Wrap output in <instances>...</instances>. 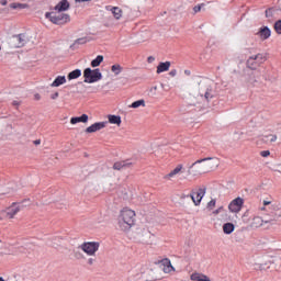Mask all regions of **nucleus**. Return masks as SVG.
<instances>
[{
	"label": "nucleus",
	"mask_w": 281,
	"mask_h": 281,
	"mask_svg": "<svg viewBox=\"0 0 281 281\" xmlns=\"http://www.w3.org/2000/svg\"><path fill=\"white\" fill-rule=\"evenodd\" d=\"M246 71H258V67H260V64L257 59H255L254 56H250L246 61Z\"/></svg>",
	"instance_id": "f3484780"
},
{
	"label": "nucleus",
	"mask_w": 281,
	"mask_h": 281,
	"mask_svg": "<svg viewBox=\"0 0 281 281\" xmlns=\"http://www.w3.org/2000/svg\"><path fill=\"white\" fill-rule=\"evenodd\" d=\"M139 106H146V101L144 99H140L138 101H134L130 108L131 109H139Z\"/></svg>",
	"instance_id": "72a5a7b5"
},
{
	"label": "nucleus",
	"mask_w": 281,
	"mask_h": 281,
	"mask_svg": "<svg viewBox=\"0 0 281 281\" xmlns=\"http://www.w3.org/2000/svg\"><path fill=\"white\" fill-rule=\"evenodd\" d=\"M207 210H214V207H216V200H211L207 205H206Z\"/></svg>",
	"instance_id": "a19ab883"
},
{
	"label": "nucleus",
	"mask_w": 281,
	"mask_h": 281,
	"mask_svg": "<svg viewBox=\"0 0 281 281\" xmlns=\"http://www.w3.org/2000/svg\"><path fill=\"white\" fill-rule=\"evenodd\" d=\"M252 57L257 60V63L259 65H262V63H265V60H267V57L262 53H259V54H257V55H255Z\"/></svg>",
	"instance_id": "f704fd0d"
},
{
	"label": "nucleus",
	"mask_w": 281,
	"mask_h": 281,
	"mask_svg": "<svg viewBox=\"0 0 281 281\" xmlns=\"http://www.w3.org/2000/svg\"><path fill=\"white\" fill-rule=\"evenodd\" d=\"M202 161H210L207 164H204L206 172H210V170H216V168L221 166V160L217 157L202 158Z\"/></svg>",
	"instance_id": "f8f14e48"
},
{
	"label": "nucleus",
	"mask_w": 281,
	"mask_h": 281,
	"mask_svg": "<svg viewBox=\"0 0 281 281\" xmlns=\"http://www.w3.org/2000/svg\"><path fill=\"white\" fill-rule=\"evenodd\" d=\"M0 5H8V0L0 1Z\"/></svg>",
	"instance_id": "603ef678"
},
{
	"label": "nucleus",
	"mask_w": 281,
	"mask_h": 281,
	"mask_svg": "<svg viewBox=\"0 0 281 281\" xmlns=\"http://www.w3.org/2000/svg\"><path fill=\"white\" fill-rule=\"evenodd\" d=\"M79 249L87 254V256H95L100 249V244L98 241H85L79 245Z\"/></svg>",
	"instance_id": "0eeeda50"
},
{
	"label": "nucleus",
	"mask_w": 281,
	"mask_h": 281,
	"mask_svg": "<svg viewBox=\"0 0 281 281\" xmlns=\"http://www.w3.org/2000/svg\"><path fill=\"white\" fill-rule=\"evenodd\" d=\"M258 78H260V70H244L243 80L246 85L254 87L258 82Z\"/></svg>",
	"instance_id": "1a4fd4ad"
},
{
	"label": "nucleus",
	"mask_w": 281,
	"mask_h": 281,
	"mask_svg": "<svg viewBox=\"0 0 281 281\" xmlns=\"http://www.w3.org/2000/svg\"><path fill=\"white\" fill-rule=\"evenodd\" d=\"M82 76V70L75 69L68 74V80H76V78H80Z\"/></svg>",
	"instance_id": "7c9ffc66"
},
{
	"label": "nucleus",
	"mask_w": 281,
	"mask_h": 281,
	"mask_svg": "<svg viewBox=\"0 0 281 281\" xmlns=\"http://www.w3.org/2000/svg\"><path fill=\"white\" fill-rule=\"evenodd\" d=\"M190 278L192 281H212L210 280V277L199 272L192 273Z\"/></svg>",
	"instance_id": "a878e982"
},
{
	"label": "nucleus",
	"mask_w": 281,
	"mask_h": 281,
	"mask_svg": "<svg viewBox=\"0 0 281 281\" xmlns=\"http://www.w3.org/2000/svg\"><path fill=\"white\" fill-rule=\"evenodd\" d=\"M181 170H183V165H178L173 170L166 175L164 179H172V177L179 175Z\"/></svg>",
	"instance_id": "bb28decb"
},
{
	"label": "nucleus",
	"mask_w": 281,
	"mask_h": 281,
	"mask_svg": "<svg viewBox=\"0 0 281 281\" xmlns=\"http://www.w3.org/2000/svg\"><path fill=\"white\" fill-rule=\"evenodd\" d=\"M0 281H5V280L3 279V277H0Z\"/></svg>",
	"instance_id": "bf43d9fd"
},
{
	"label": "nucleus",
	"mask_w": 281,
	"mask_h": 281,
	"mask_svg": "<svg viewBox=\"0 0 281 281\" xmlns=\"http://www.w3.org/2000/svg\"><path fill=\"white\" fill-rule=\"evenodd\" d=\"M159 263L162 267L164 273H170L171 271H175V267H172L170 259H168V258L162 259Z\"/></svg>",
	"instance_id": "aec40b11"
},
{
	"label": "nucleus",
	"mask_w": 281,
	"mask_h": 281,
	"mask_svg": "<svg viewBox=\"0 0 281 281\" xmlns=\"http://www.w3.org/2000/svg\"><path fill=\"white\" fill-rule=\"evenodd\" d=\"M169 76H171V78H175V76H177V69L170 70Z\"/></svg>",
	"instance_id": "49530a36"
},
{
	"label": "nucleus",
	"mask_w": 281,
	"mask_h": 281,
	"mask_svg": "<svg viewBox=\"0 0 281 281\" xmlns=\"http://www.w3.org/2000/svg\"><path fill=\"white\" fill-rule=\"evenodd\" d=\"M103 61H104V56L99 55L97 56L95 59L91 61V67H100V65H102Z\"/></svg>",
	"instance_id": "473e14b6"
},
{
	"label": "nucleus",
	"mask_w": 281,
	"mask_h": 281,
	"mask_svg": "<svg viewBox=\"0 0 281 281\" xmlns=\"http://www.w3.org/2000/svg\"><path fill=\"white\" fill-rule=\"evenodd\" d=\"M257 36H259L261 41H267V38L271 36V30L268 26H262L257 32Z\"/></svg>",
	"instance_id": "a211bd4d"
},
{
	"label": "nucleus",
	"mask_w": 281,
	"mask_h": 281,
	"mask_svg": "<svg viewBox=\"0 0 281 281\" xmlns=\"http://www.w3.org/2000/svg\"><path fill=\"white\" fill-rule=\"evenodd\" d=\"M271 265H273V261L269 260L265 263H256L255 269L256 271H267L268 269H271Z\"/></svg>",
	"instance_id": "393cba45"
},
{
	"label": "nucleus",
	"mask_w": 281,
	"mask_h": 281,
	"mask_svg": "<svg viewBox=\"0 0 281 281\" xmlns=\"http://www.w3.org/2000/svg\"><path fill=\"white\" fill-rule=\"evenodd\" d=\"M135 225V211L123 209L119 215V227L122 232H128Z\"/></svg>",
	"instance_id": "f257e3e1"
},
{
	"label": "nucleus",
	"mask_w": 281,
	"mask_h": 281,
	"mask_svg": "<svg viewBox=\"0 0 281 281\" xmlns=\"http://www.w3.org/2000/svg\"><path fill=\"white\" fill-rule=\"evenodd\" d=\"M276 139H278V136H276L273 134H270V135H267V136L262 137V142H276Z\"/></svg>",
	"instance_id": "4c0bfd02"
},
{
	"label": "nucleus",
	"mask_w": 281,
	"mask_h": 281,
	"mask_svg": "<svg viewBox=\"0 0 281 281\" xmlns=\"http://www.w3.org/2000/svg\"><path fill=\"white\" fill-rule=\"evenodd\" d=\"M263 205H265L263 207H271V205H273V204L271 203V201L265 200Z\"/></svg>",
	"instance_id": "a18cd8bd"
},
{
	"label": "nucleus",
	"mask_w": 281,
	"mask_h": 281,
	"mask_svg": "<svg viewBox=\"0 0 281 281\" xmlns=\"http://www.w3.org/2000/svg\"><path fill=\"white\" fill-rule=\"evenodd\" d=\"M87 43V37H80L75 41L70 47H76V45H85Z\"/></svg>",
	"instance_id": "e433bc0d"
},
{
	"label": "nucleus",
	"mask_w": 281,
	"mask_h": 281,
	"mask_svg": "<svg viewBox=\"0 0 281 281\" xmlns=\"http://www.w3.org/2000/svg\"><path fill=\"white\" fill-rule=\"evenodd\" d=\"M180 199H190V194H189V195L182 194V195L180 196Z\"/></svg>",
	"instance_id": "864d4df0"
},
{
	"label": "nucleus",
	"mask_w": 281,
	"mask_h": 281,
	"mask_svg": "<svg viewBox=\"0 0 281 281\" xmlns=\"http://www.w3.org/2000/svg\"><path fill=\"white\" fill-rule=\"evenodd\" d=\"M236 229V226H234L233 223H225L223 225V232L224 234H232Z\"/></svg>",
	"instance_id": "2f4dec72"
},
{
	"label": "nucleus",
	"mask_w": 281,
	"mask_h": 281,
	"mask_svg": "<svg viewBox=\"0 0 281 281\" xmlns=\"http://www.w3.org/2000/svg\"><path fill=\"white\" fill-rule=\"evenodd\" d=\"M70 4L67 0H61L57 3V5L54 8L56 12H67L69 10Z\"/></svg>",
	"instance_id": "412c9836"
},
{
	"label": "nucleus",
	"mask_w": 281,
	"mask_h": 281,
	"mask_svg": "<svg viewBox=\"0 0 281 281\" xmlns=\"http://www.w3.org/2000/svg\"><path fill=\"white\" fill-rule=\"evenodd\" d=\"M133 162L130 160L116 161L113 165V170H124L125 168H132Z\"/></svg>",
	"instance_id": "6ab92c4d"
},
{
	"label": "nucleus",
	"mask_w": 281,
	"mask_h": 281,
	"mask_svg": "<svg viewBox=\"0 0 281 281\" xmlns=\"http://www.w3.org/2000/svg\"><path fill=\"white\" fill-rule=\"evenodd\" d=\"M262 223H265V217L255 216L250 223V227L252 229H258V227H262Z\"/></svg>",
	"instance_id": "b1692460"
},
{
	"label": "nucleus",
	"mask_w": 281,
	"mask_h": 281,
	"mask_svg": "<svg viewBox=\"0 0 281 281\" xmlns=\"http://www.w3.org/2000/svg\"><path fill=\"white\" fill-rule=\"evenodd\" d=\"M33 144H34L35 146H41V139H35V140L33 142Z\"/></svg>",
	"instance_id": "3c124183"
},
{
	"label": "nucleus",
	"mask_w": 281,
	"mask_h": 281,
	"mask_svg": "<svg viewBox=\"0 0 281 281\" xmlns=\"http://www.w3.org/2000/svg\"><path fill=\"white\" fill-rule=\"evenodd\" d=\"M79 122L87 124L89 122V115L82 114L81 116H74L70 119V124H79Z\"/></svg>",
	"instance_id": "4be33fe9"
},
{
	"label": "nucleus",
	"mask_w": 281,
	"mask_h": 281,
	"mask_svg": "<svg viewBox=\"0 0 281 281\" xmlns=\"http://www.w3.org/2000/svg\"><path fill=\"white\" fill-rule=\"evenodd\" d=\"M27 44V36L25 34L13 35L11 38V45L15 48L25 47Z\"/></svg>",
	"instance_id": "9b49d317"
},
{
	"label": "nucleus",
	"mask_w": 281,
	"mask_h": 281,
	"mask_svg": "<svg viewBox=\"0 0 281 281\" xmlns=\"http://www.w3.org/2000/svg\"><path fill=\"white\" fill-rule=\"evenodd\" d=\"M108 120L110 124H116V126H120V124H122V117L120 115L109 114Z\"/></svg>",
	"instance_id": "cd10ccee"
},
{
	"label": "nucleus",
	"mask_w": 281,
	"mask_h": 281,
	"mask_svg": "<svg viewBox=\"0 0 281 281\" xmlns=\"http://www.w3.org/2000/svg\"><path fill=\"white\" fill-rule=\"evenodd\" d=\"M13 106H19V101H13Z\"/></svg>",
	"instance_id": "6e6d98bb"
},
{
	"label": "nucleus",
	"mask_w": 281,
	"mask_h": 281,
	"mask_svg": "<svg viewBox=\"0 0 281 281\" xmlns=\"http://www.w3.org/2000/svg\"><path fill=\"white\" fill-rule=\"evenodd\" d=\"M260 155H261V157H269V155H271V151H269V150H262V151L260 153Z\"/></svg>",
	"instance_id": "37998d69"
},
{
	"label": "nucleus",
	"mask_w": 281,
	"mask_h": 281,
	"mask_svg": "<svg viewBox=\"0 0 281 281\" xmlns=\"http://www.w3.org/2000/svg\"><path fill=\"white\" fill-rule=\"evenodd\" d=\"M147 63H155V57L154 56H149L148 58H147Z\"/></svg>",
	"instance_id": "09e8293b"
},
{
	"label": "nucleus",
	"mask_w": 281,
	"mask_h": 281,
	"mask_svg": "<svg viewBox=\"0 0 281 281\" xmlns=\"http://www.w3.org/2000/svg\"><path fill=\"white\" fill-rule=\"evenodd\" d=\"M45 16L55 25H65V23H69V21H71V16L69 14L61 12H46Z\"/></svg>",
	"instance_id": "7ed1b4c3"
},
{
	"label": "nucleus",
	"mask_w": 281,
	"mask_h": 281,
	"mask_svg": "<svg viewBox=\"0 0 281 281\" xmlns=\"http://www.w3.org/2000/svg\"><path fill=\"white\" fill-rule=\"evenodd\" d=\"M97 261L98 259L95 258V256H90V258L87 260V265H89V267H93Z\"/></svg>",
	"instance_id": "58836bf2"
},
{
	"label": "nucleus",
	"mask_w": 281,
	"mask_h": 281,
	"mask_svg": "<svg viewBox=\"0 0 281 281\" xmlns=\"http://www.w3.org/2000/svg\"><path fill=\"white\" fill-rule=\"evenodd\" d=\"M116 195L120 199V202H116V204H120L122 203V201H131L133 192H131V189L128 187H119L116 190Z\"/></svg>",
	"instance_id": "9d476101"
},
{
	"label": "nucleus",
	"mask_w": 281,
	"mask_h": 281,
	"mask_svg": "<svg viewBox=\"0 0 281 281\" xmlns=\"http://www.w3.org/2000/svg\"><path fill=\"white\" fill-rule=\"evenodd\" d=\"M0 221H3V218L0 216Z\"/></svg>",
	"instance_id": "052dcab7"
},
{
	"label": "nucleus",
	"mask_w": 281,
	"mask_h": 281,
	"mask_svg": "<svg viewBox=\"0 0 281 281\" xmlns=\"http://www.w3.org/2000/svg\"><path fill=\"white\" fill-rule=\"evenodd\" d=\"M207 192V187L204 184L200 186L198 188V191L191 190L190 199L194 203V205L199 206L201 205V201H203V196H205V193Z\"/></svg>",
	"instance_id": "6e6552de"
},
{
	"label": "nucleus",
	"mask_w": 281,
	"mask_h": 281,
	"mask_svg": "<svg viewBox=\"0 0 281 281\" xmlns=\"http://www.w3.org/2000/svg\"><path fill=\"white\" fill-rule=\"evenodd\" d=\"M186 76H190V70H184Z\"/></svg>",
	"instance_id": "4d7b16f0"
},
{
	"label": "nucleus",
	"mask_w": 281,
	"mask_h": 281,
	"mask_svg": "<svg viewBox=\"0 0 281 281\" xmlns=\"http://www.w3.org/2000/svg\"><path fill=\"white\" fill-rule=\"evenodd\" d=\"M204 4H198L193 8L194 12H201V8H203Z\"/></svg>",
	"instance_id": "c03bdc74"
},
{
	"label": "nucleus",
	"mask_w": 281,
	"mask_h": 281,
	"mask_svg": "<svg viewBox=\"0 0 281 281\" xmlns=\"http://www.w3.org/2000/svg\"><path fill=\"white\" fill-rule=\"evenodd\" d=\"M198 91L201 98H203V93H204V99L206 100V102H210V100L214 98V93L212 92V87L210 86V82L207 80H202L199 82Z\"/></svg>",
	"instance_id": "423d86ee"
},
{
	"label": "nucleus",
	"mask_w": 281,
	"mask_h": 281,
	"mask_svg": "<svg viewBox=\"0 0 281 281\" xmlns=\"http://www.w3.org/2000/svg\"><path fill=\"white\" fill-rule=\"evenodd\" d=\"M111 71H113V74H115V76H120V74H122V66L113 65L111 67Z\"/></svg>",
	"instance_id": "c9c22d12"
},
{
	"label": "nucleus",
	"mask_w": 281,
	"mask_h": 281,
	"mask_svg": "<svg viewBox=\"0 0 281 281\" xmlns=\"http://www.w3.org/2000/svg\"><path fill=\"white\" fill-rule=\"evenodd\" d=\"M21 212V206H16L15 203H13L11 206H9L5 211V218H14L16 214Z\"/></svg>",
	"instance_id": "4468645a"
},
{
	"label": "nucleus",
	"mask_w": 281,
	"mask_h": 281,
	"mask_svg": "<svg viewBox=\"0 0 281 281\" xmlns=\"http://www.w3.org/2000/svg\"><path fill=\"white\" fill-rule=\"evenodd\" d=\"M150 91H157V86H156V87H153V88L150 89Z\"/></svg>",
	"instance_id": "13d9d810"
},
{
	"label": "nucleus",
	"mask_w": 281,
	"mask_h": 281,
	"mask_svg": "<svg viewBox=\"0 0 281 281\" xmlns=\"http://www.w3.org/2000/svg\"><path fill=\"white\" fill-rule=\"evenodd\" d=\"M205 172L207 171L205 165H203V159H199L189 167L187 175H189V177H201V175H205Z\"/></svg>",
	"instance_id": "39448f33"
},
{
	"label": "nucleus",
	"mask_w": 281,
	"mask_h": 281,
	"mask_svg": "<svg viewBox=\"0 0 281 281\" xmlns=\"http://www.w3.org/2000/svg\"><path fill=\"white\" fill-rule=\"evenodd\" d=\"M170 65H171L170 61L159 63L158 66H157L156 74H164V71H169L170 70Z\"/></svg>",
	"instance_id": "5701e85b"
},
{
	"label": "nucleus",
	"mask_w": 281,
	"mask_h": 281,
	"mask_svg": "<svg viewBox=\"0 0 281 281\" xmlns=\"http://www.w3.org/2000/svg\"><path fill=\"white\" fill-rule=\"evenodd\" d=\"M75 258H77V260H80V258H82V254L76 251L75 252Z\"/></svg>",
	"instance_id": "de8ad7c7"
},
{
	"label": "nucleus",
	"mask_w": 281,
	"mask_h": 281,
	"mask_svg": "<svg viewBox=\"0 0 281 281\" xmlns=\"http://www.w3.org/2000/svg\"><path fill=\"white\" fill-rule=\"evenodd\" d=\"M274 30H276L277 34H281V20H278L274 23Z\"/></svg>",
	"instance_id": "ea45409f"
},
{
	"label": "nucleus",
	"mask_w": 281,
	"mask_h": 281,
	"mask_svg": "<svg viewBox=\"0 0 281 281\" xmlns=\"http://www.w3.org/2000/svg\"><path fill=\"white\" fill-rule=\"evenodd\" d=\"M109 122H98L86 128V133H98V131H102V128H106Z\"/></svg>",
	"instance_id": "ddd939ff"
},
{
	"label": "nucleus",
	"mask_w": 281,
	"mask_h": 281,
	"mask_svg": "<svg viewBox=\"0 0 281 281\" xmlns=\"http://www.w3.org/2000/svg\"><path fill=\"white\" fill-rule=\"evenodd\" d=\"M263 212V221L268 225H276L277 221L281 218V207L278 204H271L267 207H261Z\"/></svg>",
	"instance_id": "f03ea898"
},
{
	"label": "nucleus",
	"mask_w": 281,
	"mask_h": 281,
	"mask_svg": "<svg viewBox=\"0 0 281 281\" xmlns=\"http://www.w3.org/2000/svg\"><path fill=\"white\" fill-rule=\"evenodd\" d=\"M83 82L88 85H92L93 82H98L102 80V72H100V68L91 69V68H86L83 70Z\"/></svg>",
	"instance_id": "20e7f679"
},
{
	"label": "nucleus",
	"mask_w": 281,
	"mask_h": 281,
	"mask_svg": "<svg viewBox=\"0 0 281 281\" xmlns=\"http://www.w3.org/2000/svg\"><path fill=\"white\" fill-rule=\"evenodd\" d=\"M67 82V78L65 76H58L52 83L50 87H60V85H65Z\"/></svg>",
	"instance_id": "c756f323"
},
{
	"label": "nucleus",
	"mask_w": 281,
	"mask_h": 281,
	"mask_svg": "<svg viewBox=\"0 0 281 281\" xmlns=\"http://www.w3.org/2000/svg\"><path fill=\"white\" fill-rule=\"evenodd\" d=\"M9 7L11 8V10H25V9L30 8V4L13 2Z\"/></svg>",
	"instance_id": "c85d7f7f"
},
{
	"label": "nucleus",
	"mask_w": 281,
	"mask_h": 281,
	"mask_svg": "<svg viewBox=\"0 0 281 281\" xmlns=\"http://www.w3.org/2000/svg\"><path fill=\"white\" fill-rule=\"evenodd\" d=\"M35 100H41V94H35Z\"/></svg>",
	"instance_id": "5fc2aeb1"
},
{
	"label": "nucleus",
	"mask_w": 281,
	"mask_h": 281,
	"mask_svg": "<svg viewBox=\"0 0 281 281\" xmlns=\"http://www.w3.org/2000/svg\"><path fill=\"white\" fill-rule=\"evenodd\" d=\"M271 16H273V10L271 9L266 10V18L271 19Z\"/></svg>",
	"instance_id": "79ce46f5"
},
{
	"label": "nucleus",
	"mask_w": 281,
	"mask_h": 281,
	"mask_svg": "<svg viewBox=\"0 0 281 281\" xmlns=\"http://www.w3.org/2000/svg\"><path fill=\"white\" fill-rule=\"evenodd\" d=\"M105 10L113 14L115 21H120V19H122V15L124 14V11H122L120 7L106 5Z\"/></svg>",
	"instance_id": "2eb2a0df"
},
{
	"label": "nucleus",
	"mask_w": 281,
	"mask_h": 281,
	"mask_svg": "<svg viewBox=\"0 0 281 281\" xmlns=\"http://www.w3.org/2000/svg\"><path fill=\"white\" fill-rule=\"evenodd\" d=\"M59 93L55 92L50 95L52 100H56L58 98Z\"/></svg>",
	"instance_id": "8fccbe9b"
},
{
	"label": "nucleus",
	"mask_w": 281,
	"mask_h": 281,
	"mask_svg": "<svg viewBox=\"0 0 281 281\" xmlns=\"http://www.w3.org/2000/svg\"><path fill=\"white\" fill-rule=\"evenodd\" d=\"M243 203H244V200L241 198H236L231 202V204L228 205V209L232 212L238 213L243 209Z\"/></svg>",
	"instance_id": "dca6fc26"
},
{
	"label": "nucleus",
	"mask_w": 281,
	"mask_h": 281,
	"mask_svg": "<svg viewBox=\"0 0 281 281\" xmlns=\"http://www.w3.org/2000/svg\"><path fill=\"white\" fill-rule=\"evenodd\" d=\"M0 49H1V46H0Z\"/></svg>",
	"instance_id": "680f3d73"
}]
</instances>
